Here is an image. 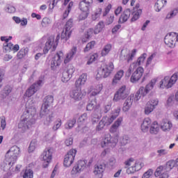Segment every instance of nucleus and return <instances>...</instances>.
Masks as SVG:
<instances>
[{
    "label": "nucleus",
    "instance_id": "f257e3e1",
    "mask_svg": "<svg viewBox=\"0 0 178 178\" xmlns=\"http://www.w3.org/2000/svg\"><path fill=\"white\" fill-rule=\"evenodd\" d=\"M34 123H35L34 114L30 113V110H27L24 111L22 115L21 120L18 124V128L22 133H24V131L29 130Z\"/></svg>",
    "mask_w": 178,
    "mask_h": 178
},
{
    "label": "nucleus",
    "instance_id": "f03ea898",
    "mask_svg": "<svg viewBox=\"0 0 178 178\" xmlns=\"http://www.w3.org/2000/svg\"><path fill=\"white\" fill-rule=\"evenodd\" d=\"M20 155V148L16 145L10 147L6 154V161L8 163L10 168L16 163L17 158Z\"/></svg>",
    "mask_w": 178,
    "mask_h": 178
},
{
    "label": "nucleus",
    "instance_id": "7ed1b4c3",
    "mask_svg": "<svg viewBox=\"0 0 178 178\" xmlns=\"http://www.w3.org/2000/svg\"><path fill=\"white\" fill-rule=\"evenodd\" d=\"M155 84H156V79H154L151 80V81L145 86V88L140 87L136 92L135 97L134 96V101H139L142 95L143 97H145V95L154 88V86H155Z\"/></svg>",
    "mask_w": 178,
    "mask_h": 178
},
{
    "label": "nucleus",
    "instance_id": "20e7f679",
    "mask_svg": "<svg viewBox=\"0 0 178 178\" xmlns=\"http://www.w3.org/2000/svg\"><path fill=\"white\" fill-rule=\"evenodd\" d=\"M113 69H115L113 63H109L98 70L97 78L106 79V77H109V76H111V73L113 72Z\"/></svg>",
    "mask_w": 178,
    "mask_h": 178
},
{
    "label": "nucleus",
    "instance_id": "39448f33",
    "mask_svg": "<svg viewBox=\"0 0 178 178\" xmlns=\"http://www.w3.org/2000/svg\"><path fill=\"white\" fill-rule=\"evenodd\" d=\"M119 141V137L118 136L112 137L110 134L105 136L104 138L101 142V147L105 148L106 147H111L113 148L116 147Z\"/></svg>",
    "mask_w": 178,
    "mask_h": 178
},
{
    "label": "nucleus",
    "instance_id": "423d86ee",
    "mask_svg": "<svg viewBox=\"0 0 178 178\" xmlns=\"http://www.w3.org/2000/svg\"><path fill=\"white\" fill-rule=\"evenodd\" d=\"M72 27H73V19H70L66 22L60 35V38L64 42H66V41L70 38V36L72 35Z\"/></svg>",
    "mask_w": 178,
    "mask_h": 178
},
{
    "label": "nucleus",
    "instance_id": "0eeeda50",
    "mask_svg": "<svg viewBox=\"0 0 178 178\" xmlns=\"http://www.w3.org/2000/svg\"><path fill=\"white\" fill-rule=\"evenodd\" d=\"M54 102V97L51 95H48L44 99V102L42 104L40 116V118H44L45 115H47L49 112V106Z\"/></svg>",
    "mask_w": 178,
    "mask_h": 178
},
{
    "label": "nucleus",
    "instance_id": "6e6552de",
    "mask_svg": "<svg viewBox=\"0 0 178 178\" xmlns=\"http://www.w3.org/2000/svg\"><path fill=\"white\" fill-rule=\"evenodd\" d=\"M87 166V161L86 160H80L79 161L76 165L73 167L71 171V176L73 178L77 177V175L79 173H81L84 169H86Z\"/></svg>",
    "mask_w": 178,
    "mask_h": 178
},
{
    "label": "nucleus",
    "instance_id": "1a4fd4ad",
    "mask_svg": "<svg viewBox=\"0 0 178 178\" xmlns=\"http://www.w3.org/2000/svg\"><path fill=\"white\" fill-rule=\"evenodd\" d=\"M146 58H147V54L146 53L143 54L138 58L136 62H134L130 65L128 70L127 71V72L125 74V76L127 77H129L130 76H131V72H134V69H136V67H138V66H141V65H143V63H144V60H145Z\"/></svg>",
    "mask_w": 178,
    "mask_h": 178
},
{
    "label": "nucleus",
    "instance_id": "9d476101",
    "mask_svg": "<svg viewBox=\"0 0 178 178\" xmlns=\"http://www.w3.org/2000/svg\"><path fill=\"white\" fill-rule=\"evenodd\" d=\"M177 73H175L170 79L165 76L160 81V88H170L176 81H177Z\"/></svg>",
    "mask_w": 178,
    "mask_h": 178
},
{
    "label": "nucleus",
    "instance_id": "9b49d317",
    "mask_svg": "<svg viewBox=\"0 0 178 178\" xmlns=\"http://www.w3.org/2000/svg\"><path fill=\"white\" fill-rule=\"evenodd\" d=\"M42 84H44V79L40 78L37 81V83H33L29 87V88L26 90L25 95L26 97H29V98H30V97H33L35 92H36L37 91H38V90H40V87L42 86Z\"/></svg>",
    "mask_w": 178,
    "mask_h": 178
},
{
    "label": "nucleus",
    "instance_id": "f8f14e48",
    "mask_svg": "<svg viewBox=\"0 0 178 178\" xmlns=\"http://www.w3.org/2000/svg\"><path fill=\"white\" fill-rule=\"evenodd\" d=\"M86 95V92L81 90V87L76 86L70 92V97L74 101H81L83 97Z\"/></svg>",
    "mask_w": 178,
    "mask_h": 178
},
{
    "label": "nucleus",
    "instance_id": "ddd939ff",
    "mask_svg": "<svg viewBox=\"0 0 178 178\" xmlns=\"http://www.w3.org/2000/svg\"><path fill=\"white\" fill-rule=\"evenodd\" d=\"M128 96L129 90H127L126 86H122L115 92L113 97V101H115V102H118V101H120V99H125V98H127Z\"/></svg>",
    "mask_w": 178,
    "mask_h": 178
},
{
    "label": "nucleus",
    "instance_id": "4468645a",
    "mask_svg": "<svg viewBox=\"0 0 178 178\" xmlns=\"http://www.w3.org/2000/svg\"><path fill=\"white\" fill-rule=\"evenodd\" d=\"M54 152V149L51 148L45 149L43 153L41 155V159L44 161L43 168H48V165L51 163V161H52V154Z\"/></svg>",
    "mask_w": 178,
    "mask_h": 178
},
{
    "label": "nucleus",
    "instance_id": "2eb2a0df",
    "mask_svg": "<svg viewBox=\"0 0 178 178\" xmlns=\"http://www.w3.org/2000/svg\"><path fill=\"white\" fill-rule=\"evenodd\" d=\"M76 154H77V150L72 149H70L64 158V166L65 168H69L72 166L73 162H74V158L76 157Z\"/></svg>",
    "mask_w": 178,
    "mask_h": 178
},
{
    "label": "nucleus",
    "instance_id": "dca6fc26",
    "mask_svg": "<svg viewBox=\"0 0 178 178\" xmlns=\"http://www.w3.org/2000/svg\"><path fill=\"white\" fill-rule=\"evenodd\" d=\"M177 41V33L172 32L165 35L164 42L170 48H175Z\"/></svg>",
    "mask_w": 178,
    "mask_h": 178
},
{
    "label": "nucleus",
    "instance_id": "f3484780",
    "mask_svg": "<svg viewBox=\"0 0 178 178\" xmlns=\"http://www.w3.org/2000/svg\"><path fill=\"white\" fill-rule=\"evenodd\" d=\"M56 47H58V42H55V38L51 36L44 44L43 49L44 54L46 55V54L49 52V49H51V51H55V49H56Z\"/></svg>",
    "mask_w": 178,
    "mask_h": 178
},
{
    "label": "nucleus",
    "instance_id": "a211bd4d",
    "mask_svg": "<svg viewBox=\"0 0 178 178\" xmlns=\"http://www.w3.org/2000/svg\"><path fill=\"white\" fill-rule=\"evenodd\" d=\"M73 73H74V67L72 65H69L67 68L65 69L62 72L61 81L63 83H67V81L70 80Z\"/></svg>",
    "mask_w": 178,
    "mask_h": 178
},
{
    "label": "nucleus",
    "instance_id": "6ab92c4d",
    "mask_svg": "<svg viewBox=\"0 0 178 178\" xmlns=\"http://www.w3.org/2000/svg\"><path fill=\"white\" fill-rule=\"evenodd\" d=\"M131 73V83H137L144 74V68L143 67H136Z\"/></svg>",
    "mask_w": 178,
    "mask_h": 178
},
{
    "label": "nucleus",
    "instance_id": "aec40b11",
    "mask_svg": "<svg viewBox=\"0 0 178 178\" xmlns=\"http://www.w3.org/2000/svg\"><path fill=\"white\" fill-rule=\"evenodd\" d=\"M63 59V52L58 51L56 54L52 58L51 61V67L52 70H55L57 66H60V63H62V60Z\"/></svg>",
    "mask_w": 178,
    "mask_h": 178
},
{
    "label": "nucleus",
    "instance_id": "412c9836",
    "mask_svg": "<svg viewBox=\"0 0 178 178\" xmlns=\"http://www.w3.org/2000/svg\"><path fill=\"white\" fill-rule=\"evenodd\" d=\"M120 113V108H118L115 110L114 113L112 114L111 116H104L102 118V120L103 122H104V124L106 126H109L110 124H112L113 123V120L119 116V114Z\"/></svg>",
    "mask_w": 178,
    "mask_h": 178
},
{
    "label": "nucleus",
    "instance_id": "4be33fe9",
    "mask_svg": "<svg viewBox=\"0 0 178 178\" xmlns=\"http://www.w3.org/2000/svg\"><path fill=\"white\" fill-rule=\"evenodd\" d=\"M92 0H82L79 3V9L82 12H88L90 8L92 6Z\"/></svg>",
    "mask_w": 178,
    "mask_h": 178
},
{
    "label": "nucleus",
    "instance_id": "5701e85b",
    "mask_svg": "<svg viewBox=\"0 0 178 178\" xmlns=\"http://www.w3.org/2000/svg\"><path fill=\"white\" fill-rule=\"evenodd\" d=\"M143 166H144V163L143 162L138 161L137 163H135V165H132L127 170V175H133L134 173H136V172L141 170Z\"/></svg>",
    "mask_w": 178,
    "mask_h": 178
},
{
    "label": "nucleus",
    "instance_id": "b1692460",
    "mask_svg": "<svg viewBox=\"0 0 178 178\" xmlns=\"http://www.w3.org/2000/svg\"><path fill=\"white\" fill-rule=\"evenodd\" d=\"M131 15V11L130 10L129 8L124 10L119 18V24H123V23H126V22H127L129 19H130Z\"/></svg>",
    "mask_w": 178,
    "mask_h": 178
},
{
    "label": "nucleus",
    "instance_id": "393cba45",
    "mask_svg": "<svg viewBox=\"0 0 178 178\" xmlns=\"http://www.w3.org/2000/svg\"><path fill=\"white\" fill-rule=\"evenodd\" d=\"M134 101V95H129L124 103L122 111L124 112H127L129 109L131 108Z\"/></svg>",
    "mask_w": 178,
    "mask_h": 178
},
{
    "label": "nucleus",
    "instance_id": "a878e982",
    "mask_svg": "<svg viewBox=\"0 0 178 178\" xmlns=\"http://www.w3.org/2000/svg\"><path fill=\"white\" fill-rule=\"evenodd\" d=\"M169 171H166L163 169V166L159 167L154 172V176L159 178H169Z\"/></svg>",
    "mask_w": 178,
    "mask_h": 178
},
{
    "label": "nucleus",
    "instance_id": "bb28decb",
    "mask_svg": "<svg viewBox=\"0 0 178 178\" xmlns=\"http://www.w3.org/2000/svg\"><path fill=\"white\" fill-rule=\"evenodd\" d=\"M102 14V8H97L91 13V20L92 22H98L101 19V15Z\"/></svg>",
    "mask_w": 178,
    "mask_h": 178
},
{
    "label": "nucleus",
    "instance_id": "cd10ccee",
    "mask_svg": "<svg viewBox=\"0 0 178 178\" xmlns=\"http://www.w3.org/2000/svg\"><path fill=\"white\" fill-rule=\"evenodd\" d=\"M172 127H173L172 122H170L168 119L163 120L161 128L163 129V131H169L170 129H172Z\"/></svg>",
    "mask_w": 178,
    "mask_h": 178
},
{
    "label": "nucleus",
    "instance_id": "c85d7f7f",
    "mask_svg": "<svg viewBox=\"0 0 178 178\" xmlns=\"http://www.w3.org/2000/svg\"><path fill=\"white\" fill-rule=\"evenodd\" d=\"M122 122H123V118L122 117L118 118V120L114 122V124L111 126L110 129L111 133H116V131H118L119 126L122 124Z\"/></svg>",
    "mask_w": 178,
    "mask_h": 178
},
{
    "label": "nucleus",
    "instance_id": "c756f323",
    "mask_svg": "<svg viewBox=\"0 0 178 178\" xmlns=\"http://www.w3.org/2000/svg\"><path fill=\"white\" fill-rule=\"evenodd\" d=\"M124 74V71L123 70L118 71L113 79V82H112L113 86H116V84L119 83V81L122 80V77H123Z\"/></svg>",
    "mask_w": 178,
    "mask_h": 178
},
{
    "label": "nucleus",
    "instance_id": "7c9ffc66",
    "mask_svg": "<svg viewBox=\"0 0 178 178\" xmlns=\"http://www.w3.org/2000/svg\"><path fill=\"white\" fill-rule=\"evenodd\" d=\"M166 3H168L166 0H157L154 5L156 12H161V10L166 6Z\"/></svg>",
    "mask_w": 178,
    "mask_h": 178
},
{
    "label": "nucleus",
    "instance_id": "2f4dec72",
    "mask_svg": "<svg viewBox=\"0 0 178 178\" xmlns=\"http://www.w3.org/2000/svg\"><path fill=\"white\" fill-rule=\"evenodd\" d=\"M150 124H151V119L148 118H145L140 126L142 131H143V133H146V131L149 129Z\"/></svg>",
    "mask_w": 178,
    "mask_h": 178
},
{
    "label": "nucleus",
    "instance_id": "473e14b6",
    "mask_svg": "<svg viewBox=\"0 0 178 178\" xmlns=\"http://www.w3.org/2000/svg\"><path fill=\"white\" fill-rule=\"evenodd\" d=\"M76 52H77V47H72L71 51L67 54L66 58L64 60V63H69L70 60L76 55Z\"/></svg>",
    "mask_w": 178,
    "mask_h": 178
},
{
    "label": "nucleus",
    "instance_id": "72a5a7b5",
    "mask_svg": "<svg viewBox=\"0 0 178 178\" xmlns=\"http://www.w3.org/2000/svg\"><path fill=\"white\" fill-rule=\"evenodd\" d=\"M86 81H87V74H82L76 81L75 86L76 87H80V86H83V84H86Z\"/></svg>",
    "mask_w": 178,
    "mask_h": 178
},
{
    "label": "nucleus",
    "instance_id": "f704fd0d",
    "mask_svg": "<svg viewBox=\"0 0 178 178\" xmlns=\"http://www.w3.org/2000/svg\"><path fill=\"white\" fill-rule=\"evenodd\" d=\"M105 169V166L102 165H98L95 167L94 174L96 176H99V178L102 177V173H104V170Z\"/></svg>",
    "mask_w": 178,
    "mask_h": 178
},
{
    "label": "nucleus",
    "instance_id": "c9c22d12",
    "mask_svg": "<svg viewBox=\"0 0 178 178\" xmlns=\"http://www.w3.org/2000/svg\"><path fill=\"white\" fill-rule=\"evenodd\" d=\"M13 20L17 23V24H20L21 26H27V18L23 17L20 19L19 17H13Z\"/></svg>",
    "mask_w": 178,
    "mask_h": 178
},
{
    "label": "nucleus",
    "instance_id": "e433bc0d",
    "mask_svg": "<svg viewBox=\"0 0 178 178\" xmlns=\"http://www.w3.org/2000/svg\"><path fill=\"white\" fill-rule=\"evenodd\" d=\"M149 131L151 134H156L157 133H159V125L158 124V122H154L150 125Z\"/></svg>",
    "mask_w": 178,
    "mask_h": 178
},
{
    "label": "nucleus",
    "instance_id": "4c0bfd02",
    "mask_svg": "<svg viewBox=\"0 0 178 178\" xmlns=\"http://www.w3.org/2000/svg\"><path fill=\"white\" fill-rule=\"evenodd\" d=\"M103 86L102 84L97 85L96 86L93 87L91 90V95L95 97V95H98L99 92L102 90Z\"/></svg>",
    "mask_w": 178,
    "mask_h": 178
},
{
    "label": "nucleus",
    "instance_id": "58836bf2",
    "mask_svg": "<svg viewBox=\"0 0 178 178\" xmlns=\"http://www.w3.org/2000/svg\"><path fill=\"white\" fill-rule=\"evenodd\" d=\"M23 178H33L34 177V171L30 168H26L23 171Z\"/></svg>",
    "mask_w": 178,
    "mask_h": 178
},
{
    "label": "nucleus",
    "instance_id": "ea45409f",
    "mask_svg": "<svg viewBox=\"0 0 178 178\" xmlns=\"http://www.w3.org/2000/svg\"><path fill=\"white\" fill-rule=\"evenodd\" d=\"M29 54V48L27 47H23L19 50V51L17 54V58L18 59H23L26 55Z\"/></svg>",
    "mask_w": 178,
    "mask_h": 178
},
{
    "label": "nucleus",
    "instance_id": "a19ab883",
    "mask_svg": "<svg viewBox=\"0 0 178 178\" xmlns=\"http://www.w3.org/2000/svg\"><path fill=\"white\" fill-rule=\"evenodd\" d=\"M54 118L55 115L54 114V113H51L48 116H47L43 121L44 126H49V124H51V122L54 121Z\"/></svg>",
    "mask_w": 178,
    "mask_h": 178
},
{
    "label": "nucleus",
    "instance_id": "79ce46f5",
    "mask_svg": "<svg viewBox=\"0 0 178 178\" xmlns=\"http://www.w3.org/2000/svg\"><path fill=\"white\" fill-rule=\"evenodd\" d=\"M104 27H105V24H104V22H102V21L99 22V23L95 27L94 33L99 34V33H101V31H102V29H104Z\"/></svg>",
    "mask_w": 178,
    "mask_h": 178
},
{
    "label": "nucleus",
    "instance_id": "37998d69",
    "mask_svg": "<svg viewBox=\"0 0 178 178\" xmlns=\"http://www.w3.org/2000/svg\"><path fill=\"white\" fill-rule=\"evenodd\" d=\"M141 13H143L142 10H138V11L133 10L131 12V15H133L131 18V22H136V20H138V19H140V16L141 15Z\"/></svg>",
    "mask_w": 178,
    "mask_h": 178
},
{
    "label": "nucleus",
    "instance_id": "c03bdc74",
    "mask_svg": "<svg viewBox=\"0 0 178 178\" xmlns=\"http://www.w3.org/2000/svg\"><path fill=\"white\" fill-rule=\"evenodd\" d=\"M111 49H112V44H106L102 51V56H106V55L111 52Z\"/></svg>",
    "mask_w": 178,
    "mask_h": 178
},
{
    "label": "nucleus",
    "instance_id": "a18cd8bd",
    "mask_svg": "<svg viewBox=\"0 0 178 178\" xmlns=\"http://www.w3.org/2000/svg\"><path fill=\"white\" fill-rule=\"evenodd\" d=\"M76 118H72L69 120L67 123L65 124V127L67 129H73L74 127V125L76 124Z\"/></svg>",
    "mask_w": 178,
    "mask_h": 178
},
{
    "label": "nucleus",
    "instance_id": "49530a36",
    "mask_svg": "<svg viewBox=\"0 0 178 178\" xmlns=\"http://www.w3.org/2000/svg\"><path fill=\"white\" fill-rule=\"evenodd\" d=\"M95 106H97V101L95 99H93L88 104L86 109L88 111H92Z\"/></svg>",
    "mask_w": 178,
    "mask_h": 178
},
{
    "label": "nucleus",
    "instance_id": "de8ad7c7",
    "mask_svg": "<svg viewBox=\"0 0 178 178\" xmlns=\"http://www.w3.org/2000/svg\"><path fill=\"white\" fill-rule=\"evenodd\" d=\"M85 120H87V113H84L82 114L78 119V127L80 129L81 127V124L84 123Z\"/></svg>",
    "mask_w": 178,
    "mask_h": 178
},
{
    "label": "nucleus",
    "instance_id": "09e8293b",
    "mask_svg": "<svg viewBox=\"0 0 178 178\" xmlns=\"http://www.w3.org/2000/svg\"><path fill=\"white\" fill-rule=\"evenodd\" d=\"M95 41H91L88 42L84 48L83 52H88V51L93 49L94 47H95Z\"/></svg>",
    "mask_w": 178,
    "mask_h": 178
},
{
    "label": "nucleus",
    "instance_id": "8fccbe9b",
    "mask_svg": "<svg viewBox=\"0 0 178 178\" xmlns=\"http://www.w3.org/2000/svg\"><path fill=\"white\" fill-rule=\"evenodd\" d=\"M62 126V120L60 118H58L55 122H54V125L53 126V130L54 131H56L58 129L60 128Z\"/></svg>",
    "mask_w": 178,
    "mask_h": 178
},
{
    "label": "nucleus",
    "instance_id": "3c124183",
    "mask_svg": "<svg viewBox=\"0 0 178 178\" xmlns=\"http://www.w3.org/2000/svg\"><path fill=\"white\" fill-rule=\"evenodd\" d=\"M147 104L150 106H152L154 109L158 106V104H159V100L158 99H150Z\"/></svg>",
    "mask_w": 178,
    "mask_h": 178
},
{
    "label": "nucleus",
    "instance_id": "603ef678",
    "mask_svg": "<svg viewBox=\"0 0 178 178\" xmlns=\"http://www.w3.org/2000/svg\"><path fill=\"white\" fill-rule=\"evenodd\" d=\"M5 12H6V13H15V12H16V8H15L13 6L8 4L5 7Z\"/></svg>",
    "mask_w": 178,
    "mask_h": 178
},
{
    "label": "nucleus",
    "instance_id": "864d4df0",
    "mask_svg": "<svg viewBox=\"0 0 178 178\" xmlns=\"http://www.w3.org/2000/svg\"><path fill=\"white\" fill-rule=\"evenodd\" d=\"M129 141H130V138L126 135L121 137L120 139V143L122 145H126L127 144H129Z\"/></svg>",
    "mask_w": 178,
    "mask_h": 178
},
{
    "label": "nucleus",
    "instance_id": "5fc2aeb1",
    "mask_svg": "<svg viewBox=\"0 0 178 178\" xmlns=\"http://www.w3.org/2000/svg\"><path fill=\"white\" fill-rule=\"evenodd\" d=\"M98 59V54L95 53L90 56L89 60L87 62V65H91L93 62H95Z\"/></svg>",
    "mask_w": 178,
    "mask_h": 178
},
{
    "label": "nucleus",
    "instance_id": "6e6d98bb",
    "mask_svg": "<svg viewBox=\"0 0 178 178\" xmlns=\"http://www.w3.org/2000/svg\"><path fill=\"white\" fill-rule=\"evenodd\" d=\"M156 152H157L158 158H161V156L168 155V152L166 149H159L157 150Z\"/></svg>",
    "mask_w": 178,
    "mask_h": 178
},
{
    "label": "nucleus",
    "instance_id": "4d7b16f0",
    "mask_svg": "<svg viewBox=\"0 0 178 178\" xmlns=\"http://www.w3.org/2000/svg\"><path fill=\"white\" fill-rule=\"evenodd\" d=\"M102 115H101V114L98 115L95 113H94L92 115V124H95V123H97V122H98V120H99L101 119V117Z\"/></svg>",
    "mask_w": 178,
    "mask_h": 178
},
{
    "label": "nucleus",
    "instance_id": "13d9d810",
    "mask_svg": "<svg viewBox=\"0 0 178 178\" xmlns=\"http://www.w3.org/2000/svg\"><path fill=\"white\" fill-rule=\"evenodd\" d=\"M154 109H155L152 106H150L148 103H147L146 106L145 108V115H149L151 112L154 111Z\"/></svg>",
    "mask_w": 178,
    "mask_h": 178
},
{
    "label": "nucleus",
    "instance_id": "bf43d9fd",
    "mask_svg": "<svg viewBox=\"0 0 178 178\" xmlns=\"http://www.w3.org/2000/svg\"><path fill=\"white\" fill-rule=\"evenodd\" d=\"M35 145H37V140H33L29 147V152H33L35 149Z\"/></svg>",
    "mask_w": 178,
    "mask_h": 178
},
{
    "label": "nucleus",
    "instance_id": "052dcab7",
    "mask_svg": "<svg viewBox=\"0 0 178 178\" xmlns=\"http://www.w3.org/2000/svg\"><path fill=\"white\" fill-rule=\"evenodd\" d=\"M137 162H134V159L130 158L124 162L126 166H134Z\"/></svg>",
    "mask_w": 178,
    "mask_h": 178
},
{
    "label": "nucleus",
    "instance_id": "680f3d73",
    "mask_svg": "<svg viewBox=\"0 0 178 178\" xmlns=\"http://www.w3.org/2000/svg\"><path fill=\"white\" fill-rule=\"evenodd\" d=\"M178 14V8L174 9L170 14H168L166 16V19H172V17H175L176 15Z\"/></svg>",
    "mask_w": 178,
    "mask_h": 178
},
{
    "label": "nucleus",
    "instance_id": "e2e57ef3",
    "mask_svg": "<svg viewBox=\"0 0 178 178\" xmlns=\"http://www.w3.org/2000/svg\"><path fill=\"white\" fill-rule=\"evenodd\" d=\"M48 24H51V19L48 17H44L42 20V27H47Z\"/></svg>",
    "mask_w": 178,
    "mask_h": 178
},
{
    "label": "nucleus",
    "instance_id": "0e129e2a",
    "mask_svg": "<svg viewBox=\"0 0 178 178\" xmlns=\"http://www.w3.org/2000/svg\"><path fill=\"white\" fill-rule=\"evenodd\" d=\"M136 53H137V49H133L131 54H129L128 56L127 62H131V60H133V59L134 58V56H136Z\"/></svg>",
    "mask_w": 178,
    "mask_h": 178
},
{
    "label": "nucleus",
    "instance_id": "69168bd1",
    "mask_svg": "<svg viewBox=\"0 0 178 178\" xmlns=\"http://www.w3.org/2000/svg\"><path fill=\"white\" fill-rule=\"evenodd\" d=\"M105 126L106 125L105 124L104 121L102 120H100V122H99V124L96 127L97 131H101V130H102L105 127Z\"/></svg>",
    "mask_w": 178,
    "mask_h": 178
},
{
    "label": "nucleus",
    "instance_id": "338daca9",
    "mask_svg": "<svg viewBox=\"0 0 178 178\" xmlns=\"http://www.w3.org/2000/svg\"><path fill=\"white\" fill-rule=\"evenodd\" d=\"M152 173H154V172L152 170L149 169L143 174V178H149L152 176Z\"/></svg>",
    "mask_w": 178,
    "mask_h": 178
},
{
    "label": "nucleus",
    "instance_id": "774afa93",
    "mask_svg": "<svg viewBox=\"0 0 178 178\" xmlns=\"http://www.w3.org/2000/svg\"><path fill=\"white\" fill-rule=\"evenodd\" d=\"M156 56V54H152L149 58H147L146 66H149V65L152 62V59Z\"/></svg>",
    "mask_w": 178,
    "mask_h": 178
}]
</instances>
